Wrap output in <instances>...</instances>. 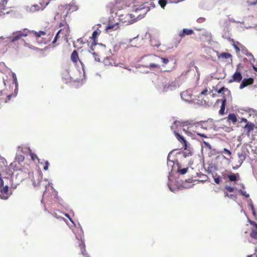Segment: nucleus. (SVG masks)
Listing matches in <instances>:
<instances>
[{
	"label": "nucleus",
	"mask_w": 257,
	"mask_h": 257,
	"mask_svg": "<svg viewBox=\"0 0 257 257\" xmlns=\"http://www.w3.org/2000/svg\"><path fill=\"white\" fill-rule=\"evenodd\" d=\"M31 33L36 37L37 42H38L39 43H46V41L39 40L40 38L44 39V37L46 35V33L45 31H40L39 32H36L35 31H32Z\"/></svg>",
	"instance_id": "6e6552de"
},
{
	"label": "nucleus",
	"mask_w": 257,
	"mask_h": 257,
	"mask_svg": "<svg viewBox=\"0 0 257 257\" xmlns=\"http://www.w3.org/2000/svg\"><path fill=\"white\" fill-rule=\"evenodd\" d=\"M145 9L144 7H142L141 6L140 7V8H138L136 10V11H138L139 10H144Z\"/></svg>",
	"instance_id": "5fc2aeb1"
},
{
	"label": "nucleus",
	"mask_w": 257,
	"mask_h": 257,
	"mask_svg": "<svg viewBox=\"0 0 257 257\" xmlns=\"http://www.w3.org/2000/svg\"><path fill=\"white\" fill-rule=\"evenodd\" d=\"M92 54L93 55L94 59H95V60L96 61H98V62L100 61L99 56L96 53L94 52V53H92Z\"/></svg>",
	"instance_id": "473e14b6"
},
{
	"label": "nucleus",
	"mask_w": 257,
	"mask_h": 257,
	"mask_svg": "<svg viewBox=\"0 0 257 257\" xmlns=\"http://www.w3.org/2000/svg\"><path fill=\"white\" fill-rule=\"evenodd\" d=\"M237 156L239 159L238 162L239 163V166H241V165L243 162L244 160L246 158V154L245 153L241 152V153H238Z\"/></svg>",
	"instance_id": "6ab92c4d"
},
{
	"label": "nucleus",
	"mask_w": 257,
	"mask_h": 257,
	"mask_svg": "<svg viewBox=\"0 0 257 257\" xmlns=\"http://www.w3.org/2000/svg\"><path fill=\"white\" fill-rule=\"evenodd\" d=\"M250 206H251V210L252 211L253 214L254 215H255V209H254V208L253 207V205L252 204H251Z\"/></svg>",
	"instance_id": "3c124183"
},
{
	"label": "nucleus",
	"mask_w": 257,
	"mask_h": 257,
	"mask_svg": "<svg viewBox=\"0 0 257 257\" xmlns=\"http://www.w3.org/2000/svg\"><path fill=\"white\" fill-rule=\"evenodd\" d=\"M242 121H244L245 122H247V120L246 118H242Z\"/></svg>",
	"instance_id": "4d7b16f0"
},
{
	"label": "nucleus",
	"mask_w": 257,
	"mask_h": 257,
	"mask_svg": "<svg viewBox=\"0 0 257 257\" xmlns=\"http://www.w3.org/2000/svg\"><path fill=\"white\" fill-rule=\"evenodd\" d=\"M159 4L160 5V6L164 9L165 6L166 5L167 2L166 0H159Z\"/></svg>",
	"instance_id": "cd10ccee"
},
{
	"label": "nucleus",
	"mask_w": 257,
	"mask_h": 257,
	"mask_svg": "<svg viewBox=\"0 0 257 257\" xmlns=\"http://www.w3.org/2000/svg\"><path fill=\"white\" fill-rule=\"evenodd\" d=\"M125 19L128 20V18L127 16H124V15H120L118 18L119 22L113 24V30L117 29L118 28V25L120 26H123L125 23H126V25H128V22H127V21L125 20Z\"/></svg>",
	"instance_id": "9d476101"
},
{
	"label": "nucleus",
	"mask_w": 257,
	"mask_h": 257,
	"mask_svg": "<svg viewBox=\"0 0 257 257\" xmlns=\"http://www.w3.org/2000/svg\"><path fill=\"white\" fill-rule=\"evenodd\" d=\"M241 188V189H245V186L243 183H241L239 184Z\"/></svg>",
	"instance_id": "603ef678"
},
{
	"label": "nucleus",
	"mask_w": 257,
	"mask_h": 257,
	"mask_svg": "<svg viewBox=\"0 0 257 257\" xmlns=\"http://www.w3.org/2000/svg\"><path fill=\"white\" fill-rule=\"evenodd\" d=\"M65 26H68L66 22H61L59 24V28H64L65 27Z\"/></svg>",
	"instance_id": "ea45409f"
},
{
	"label": "nucleus",
	"mask_w": 257,
	"mask_h": 257,
	"mask_svg": "<svg viewBox=\"0 0 257 257\" xmlns=\"http://www.w3.org/2000/svg\"><path fill=\"white\" fill-rule=\"evenodd\" d=\"M179 166L178 164H177ZM188 171V168L180 169V166H178L177 172L181 175H184L187 173Z\"/></svg>",
	"instance_id": "393cba45"
},
{
	"label": "nucleus",
	"mask_w": 257,
	"mask_h": 257,
	"mask_svg": "<svg viewBox=\"0 0 257 257\" xmlns=\"http://www.w3.org/2000/svg\"><path fill=\"white\" fill-rule=\"evenodd\" d=\"M112 58L111 57H106L103 60V64L105 66H110L111 65Z\"/></svg>",
	"instance_id": "b1692460"
},
{
	"label": "nucleus",
	"mask_w": 257,
	"mask_h": 257,
	"mask_svg": "<svg viewBox=\"0 0 257 257\" xmlns=\"http://www.w3.org/2000/svg\"><path fill=\"white\" fill-rule=\"evenodd\" d=\"M50 1V0H43L42 2L40 3V6L39 5H34L32 9H34L35 11L43 10L49 4Z\"/></svg>",
	"instance_id": "9b49d317"
},
{
	"label": "nucleus",
	"mask_w": 257,
	"mask_h": 257,
	"mask_svg": "<svg viewBox=\"0 0 257 257\" xmlns=\"http://www.w3.org/2000/svg\"><path fill=\"white\" fill-rule=\"evenodd\" d=\"M0 197L2 199H7L9 197V187L8 186L4 187V181L0 178Z\"/></svg>",
	"instance_id": "39448f33"
},
{
	"label": "nucleus",
	"mask_w": 257,
	"mask_h": 257,
	"mask_svg": "<svg viewBox=\"0 0 257 257\" xmlns=\"http://www.w3.org/2000/svg\"><path fill=\"white\" fill-rule=\"evenodd\" d=\"M227 119L228 122H232L234 124H235L236 122L237 121L236 116L234 113L229 114Z\"/></svg>",
	"instance_id": "2eb2a0df"
},
{
	"label": "nucleus",
	"mask_w": 257,
	"mask_h": 257,
	"mask_svg": "<svg viewBox=\"0 0 257 257\" xmlns=\"http://www.w3.org/2000/svg\"><path fill=\"white\" fill-rule=\"evenodd\" d=\"M187 94V92H183L181 94L182 98L185 101H188V99L187 98H185Z\"/></svg>",
	"instance_id": "79ce46f5"
},
{
	"label": "nucleus",
	"mask_w": 257,
	"mask_h": 257,
	"mask_svg": "<svg viewBox=\"0 0 257 257\" xmlns=\"http://www.w3.org/2000/svg\"><path fill=\"white\" fill-rule=\"evenodd\" d=\"M183 126H188V129L196 133L198 136L202 137L203 138H207V137L204 134H201L197 131L199 128H202V123L201 122L195 121L192 120H188L183 122L182 123Z\"/></svg>",
	"instance_id": "f257e3e1"
},
{
	"label": "nucleus",
	"mask_w": 257,
	"mask_h": 257,
	"mask_svg": "<svg viewBox=\"0 0 257 257\" xmlns=\"http://www.w3.org/2000/svg\"><path fill=\"white\" fill-rule=\"evenodd\" d=\"M223 152L226 153L229 156H230L231 154V152L225 148L223 149Z\"/></svg>",
	"instance_id": "09e8293b"
},
{
	"label": "nucleus",
	"mask_w": 257,
	"mask_h": 257,
	"mask_svg": "<svg viewBox=\"0 0 257 257\" xmlns=\"http://www.w3.org/2000/svg\"><path fill=\"white\" fill-rule=\"evenodd\" d=\"M247 257H252V255H248Z\"/></svg>",
	"instance_id": "e2e57ef3"
},
{
	"label": "nucleus",
	"mask_w": 257,
	"mask_h": 257,
	"mask_svg": "<svg viewBox=\"0 0 257 257\" xmlns=\"http://www.w3.org/2000/svg\"><path fill=\"white\" fill-rule=\"evenodd\" d=\"M79 247L81 249V254L84 255L85 257H88V254L86 252V249H85V244L84 243H81L79 244Z\"/></svg>",
	"instance_id": "4be33fe9"
},
{
	"label": "nucleus",
	"mask_w": 257,
	"mask_h": 257,
	"mask_svg": "<svg viewBox=\"0 0 257 257\" xmlns=\"http://www.w3.org/2000/svg\"><path fill=\"white\" fill-rule=\"evenodd\" d=\"M214 181L216 184H219L221 182V178L219 176L214 177Z\"/></svg>",
	"instance_id": "4c0bfd02"
},
{
	"label": "nucleus",
	"mask_w": 257,
	"mask_h": 257,
	"mask_svg": "<svg viewBox=\"0 0 257 257\" xmlns=\"http://www.w3.org/2000/svg\"><path fill=\"white\" fill-rule=\"evenodd\" d=\"M224 196L225 197H227L230 198H233L234 197H235V196L233 194H229L227 192H224Z\"/></svg>",
	"instance_id": "58836bf2"
},
{
	"label": "nucleus",
	"mask_w": 257,
	"mask_h": 257,
	"mask_svg": "<svg viewBox=\"0 0 257 257\" xmlns=\"http://www.w3.org/2000/svg\"><path fill=\"white\" fill-rule=\"evenodd\" d=\"M253 70H254L255 72H257V67L253 66Z\"/></svg>",
	"instance_id": "052dcab7"
},
{
	"label": "nucleus",
	"mask_w": 257,
	"mask_h": 257,
	"mask_svg": "<svg viewBox=\"0 0 257 257\" xmlns=\"http://www.w3.org/2000/svg\"><path fill=\"white\" fill-rule=\"evenodd\" d=\"M227 178L231 182H235L240 180V176L238 173L234 174L232 172H230L229 175L227 176Z\"/></svg>",
	"instance_id": "4468645a"
},
{
	"label": "nucleus",
	"mask_w": 257,
	"mask_h": 257,
	"mask_svg": "<svg viewBox=\"0 0 257 257\" xmlns=\"http://www.w3.org/2000/svg\"><path fill=\"white\" fill-rule=\"evenodd\" d=\"M149 68H160V66L159 64L158 63H150L149 64V66L148 67Z\"/></svg>",
	"instance_id": "c85d7f7f"
},
{
	"label": "nucleus",
	"mask_w": 257,
	"mask_h": 257,
	"mask_svg": "<svg viewBox=\"0 0 257 257\" xmlns=\"http://www.w3.org/2000/svg\"><path fill=\"white\" fill-rule=\"evenodd\" d=\"M218 57L223 59H230L231 60L232 56L230 53L224 52L220 54Z\"/></svg>",
	"instance_id": "412c9836"
},
{
	"label": "nucleus",
	"mask_w": 257,
	"mask_h": 257,
	"mask_svg": "<svg viewBox=\"0 0 257 257\" xmlns=\"http://www.w3.org/2000/svg\"><path fill=\"white\" fill-rule=\"evenodd\" d=\"M179 123V121H175L174 123V125H178V124Z\"/></svg>",
	"instance_id": "13d9d810"
},
{
	"label": "nucleus",
	"mask_w": 257,
	"mask_h": 257,
	"mask_svg": "<svg viewBox=\"0 0 257 257\" xmlns=\"http://www.w3.org/2000/svg\"><path fill=\"white\" fill-rule=\"evenodd\" d=\"M49 163L48 162V161H46L44 163V170L46 171L48 169V167H49Z\"/></svg>",
	"instance_id": "a19ab883"
},
{
	"label": "nucleus",
	"mask_w": 257,
	"mask_h": 257,
	"mask_svg": "<svg viewBox=\"0 0 257 257\" xmlns=\"http://www.w3.org/2000/svg\"><path fill=\"white\" fill-rule=\"evenodd\" d=\"M223 91H226L228 93V94L230 95V91L227 89V88H224V87H222V88H221L219 90H218L217 91V92L218 93H222Z\"/></svg>",
	"instance_id": "c756f323"
},
{
	"label": "nucleus",
	"mask_w": 257,
	"mask_h": 257,
	"mask_svg": "<svg viewBox=\"0 0 257 257\" xmlns=\"http://www.w3.org/2000/svg\"><path fill=\"white\" fill-rule=\"evenodd\" d=\"M30 155L31 157V159L33 161H35L36 160H37L38 161H39V159L38 157H37V155H36L34 153H31Z\"/></svg>",
	"instance_id": "7c9ffc66"
},
{
	"label": "nucleus",
	"mask_w": 257,
	"mask_h": 257,
	"mask_svg": "<svg viewBox=\"0 0 257 257\" xmlns=\"http://www.w3.org/2000/svg\"><path fill=\"white\" fill-rule=\"evenodd\" d=\"M229 174H228L226 172H223L222 173V176L224 179H226V178H227V176Z\"/></svg>",
	"instance_id": "49530a36"
},
{
	"label": "nucleus",
	"mask_w": 257,
	"mask_h": 257,
	"mask_svg": "<svg viewBox=\"0 0 257 257\" xmlns=\"http://www.w3.org/2000/svg\"><path fill=\"white\" fill-rule=\"evenodd\" d=\"M174 125L171 126V129L173 130L174 129Z\"/></svg>",
	"instance_id": "680f3d73"
},
{
	"label": "nucleus",
	"mask_w": 257,
	"mask_h": 257,
	"mask_svg": "<svg viewBox=\"0 0 257 257\" xmlns=\"http://www.w3.org/2000/svg\"><path fill=\"white\" fill-rule=\"evenodd\" d=\"M194 34V31L192 29H183L182 31H180L179 35L181 38H184L186 35H191Z\"/></svg>",
	"instance_id": "ddd939ff"
},
{
	"label": "nucleus",
	"mask_w": 257,
	"mask_h": 257,
	"mask_svg": "<svg viewBox=\"0 0 257 257\" xmlns=\"http://www.w3.org/2000/svg\"><path fill=\"white\" fill-rule=\"evenodd\" d=\"M25 157L23 155H17L16 159L19 161H23L24 160Z\"/></svg>",
	"instance_id": "2f4dec72"
},
{
	"label": "nucleus",
	"mask_w": 257,
	"mask_h": 257,
	"mask_svg": "<svg viewBox=\"0 0 257 257\" xmlns=\"http://www.w3.org/2000/svg\"><path fill=\"white\" fill-rule=\"evenodd\" d=\"M242 79V74L238 68L236 69L235 72L233 74L231 79L228 80V83H231L233 82L239 83Z\"/></svg>",
	"instance_id": "423d86ee"
},
{
	"label": "nucleus",
	"mask_w": 257,
	"mask_h": 257,
	"mask_svg": "<svg viewBox=\"0 0 257 257\" xmlns=\"http://www.w3.org/2000/svg\"><path fill=\"white\" fill-rule=\"evenodd\" d=\"M27 34H24L23 33H19L18 34L15 35L12 38V42H15L18 40H19L22 36H26Z\"/></svg>",
	"instance_id": "5701e85b"
},
{
	"label": "nucleus",
	"mask_w": 257,
	"mask_h": 257,
	"mask_svg": "<svg viewBox=\"0 0 257 257\" xmlns=\"http://www.w3.org/2000/svg\"><path fill=\"white\" fill-rule=\"evenodd\" d=\"M156 58H157V59L161 60L163 63L165 65L167 64L169 62V59L167 58H162L159 57H156Z\"/></svg>",
	"instance_id": "a878e982"
},
{
	"label": "nucleus",
	"mask_w": 257,
	"mask_h": 257,
	"mask_svg": "<svg viewBox=\"0 0 257 257\" xmlns=\"http://www.w3.org/2000/svg\"><path fill=\"white\" fill-rule=\"evenodd\" d=\"M12 77H13V81L14 82V83L17 84V76H16V75L15 73H12Z\"/></svg>",
	"instance_id": "c03bdc74"
},
{
	"label": "nucleus",
	"mask_w": 257,
	"mask_h": 257,
	"mask_svg": "<svg viewBox=\"0 0 257 257\" xmlns=\"http://www.w3.org/2000/svg\"><path fill=\"white\" fill-rule=\"evenodd\" d=\"M203 143L205 147L208 148L209 150L211 149V146L208 142L204 141Z\"/></svg>",
	"instance_id": "37998d69"
},
{
	"label": "nucleus",
	"mask_w": 257,
	"mask_h": 257,
	"mask_svg": "<svg viewBox=\"0 0 257 257\" xmlns=\"http://www.w3.org/2000/svg\"><path fill=\"white\" fill-rule=\"evenodd\" d=\"M99 34L97 31H94L92 35V36L90 37V40L89 42L88 45H90V50L93 51V46H95L97 44V38Z\"/></svg>",
	"instance_id": "1a4fd4ad"
},
{
	"label": "nucleus",
	"mask_w": 257,
	"mask_h": 257,
	"mask_svg": "<svg viewBox=\"0 0 257 257\" xmlns=\"http://www.w3.org/2000/svg\"><path fill=\"white\" fill-rule=\"evenodd\" d=\"M65 216H66V217H67L68 218H69V219H70V220L72 221V220H71V218L69 217V215L68 214H65Z\"/></svg>",
	"instance_id": "bf43d9fd"
},
{
	"label": "nucleus",
	"mask_w": 257,
	"mask_h": 257,
	"mask_svg": "<svg viewBox=\"0 0 257 257\" xmlns=\"http://www.w3.org/2000/svg\"><path fill=\"white\" fill-rule=\"evenodd\" d=\"M225 189L227 191L229 192H233L234 191V188L233 187H230V186H226L225 187Z\"/></svg>",
	"instance_id": "72a5a7b5"
},
{
	"label": "nucleus",
	"mask_w": 257,
	"mask_h": 257,
	"mask_svg": "<svg viewBox=\"0 0 257 257\" xmlns=\"http://www.w3.org/2000/svg\"><path fill=\"white\" fill-rule=\"evenodd\" d=\"M174 134L176 136L177 140L181 143H184L185 146H186L187 145V142L183 137L181 136L178 133H177L176 131H174Z\"/></svg>",
	"instance_id": "dca6fc26"
},
{
	"label": "nucleus",
	"mask_w": 257,
	"mask_h": 257,
	"mask_svg": "<svg viewBox=\"0 0 257 257\" xmlns=\"http://www.w3.org/2000/svg\"><path fill=\"white\" fill-rule=\"evenodd\" d=\"M174 134L176 136L177 140L181 143H184L185 146H186L187 145V142L183 137L181 136L178 133H177L176 131H174Z\"/></svg>",
	"instance_id": "f3484780"
},
{
	"label": "nucleus",
	"mask_w": 257,
	"mask_h": 257,
	"mask_svg": "<svg viewBox=\"0 0 257 257\" xmlns=\"http://www.w3.org/2000/svg\"><path fill=\"white\" fill-rule=\"evenodd\" d=\"M248 222L252 226V227L251 228L250 236L252 238L257 239V223L255 221L249 219H248Z\"/></svg>",
	"instance_id": "0eeeda50"
},
{
	"label": "nucleus",
	"mask_w": 257,
	"mask_h": 257,
	"mask_svg": "<svg viewBox=\"0 0 257 257\" xmlns=\"http://www.w3.org/2000/svg\"><path fill=\"white\" fill-rule=\"evenodd\" d=\"M244 189H239L237 191L240 193L241 195H242L243 196H245L247 198L249 197V195L248 193H247L246 191L243 190Z\"/></svg>",
	"instance_id": "bb28decb"
},
{
	"label": "nucleus",
	"mask_w": 257,
	"mask_h": 257,
	"mask_svg": "<svg viewBox=\"0 0 257 257\" xmlns=\"http://www.w3.org/2000/svg\"><path fill=\"white\" fill-rule=\"evenodd\" d=\"M254 127V125L253 123L247 122L244 126V128L247 130V133L249 134V133L253 130Z\"/></svg>",
	"instance_id": "aec40b11"
},
{
	"label": "nucleus",
	"mask_w": 257,
	"mask_h": 257,
	"mask_svg": "<svg viewBox=\"0 0 257 257\" xmlns=\"http://www.w3.org/2000/svg\"><path fill=\"white\" fill-rule=\"evenodd\" d=\"M69 28L68 26H65V27L61 28L59 31L57 32L56 35L55 36L54 39L52 41V43L54 44L57 40L59 37H60V35H62V37H66L69 34Z\"/></svg>",
	"instance_id": "20e7f679"
},
{
	"label": "nucleus",
	"mask_w": 257,
	"mask_h": 257,
	"mask_svg": "<svg viewBox=\"0 0 257 257\" xmlns=\"http://www.w3.org/2000/svg\"><path fill=\"white\" fill-rule=\"evenodd\" d=\"M60 9L63 10L64 9L66 10V13L65 15V16H67L69 14H70L73 12L76 11L78 10V6L75 4V3H71L69 5H67L65 6H61L59 7Z\"/></svg>",
	"instance_id": "7ed1b4c3"
},
{
	"label": "nucleus",
	"mask_w": 257,
	"mask_h": 257,
	"mask_svg": "<svg viewBox=\"0 0 257 257\" xmlns=\"http://www.w3.org/2000/svg\"><path fill=\"white\" fill-rule=\"evenodd\" d=\"M111 29H112V24H109L107 27H106L105 30L106 31H107L108 30Z\"/></svg>",
	"instance_id": "8fccbe9b"
},
{
	"label": "nucleus",
	"mask_w": 257,
	"mask_h": 257,
	"mask_svg": "<svg viewBox=\"0 0 257 257\" xmlns=\"http://www.w3.org/2000/svg\"><path fill=\"white\" fill-rule=\"evenodd\" d=\"M207 92H208V89L207 88H206L200 92V95H206V93Z\"/></svg>",
	"instance_id": "de8ad7c7"
},
{
	"label": "nucleus",
	"mask_w": 257,
	"mask_h": 257,
	"mask_svg": "<svg viewBox=\"0 0 257 257\" xmlns=\"http://www.w3.org/2000/svg\"><path fill=\"white\" fill-rule=\"evenodd\" d=\"M253 79L249 78L248 79L244 78L241 81L239 85V88L240 89L247 86L248 85H251L253 83Z\"/></svg>",
	"instance_id": "f8f14e48"
},
{
	"label": "nucleus",
	"mask_w": 257,
	"mask_h": 257,
	"mask_svg": "<svg viewBox=\"0 0 257 257\" xmlns=\"http://www.w3.org/2000/svg\"><path fill=\"white\" fill-rule=\"evenodd\" d=\"M171 153H170L168 156V165H169L170 162H173V163H174V164H175L174 161L171 160Z\"/></svg>",
	"instance_id": "a18cd8bd"
},
{
	"label": "nucleus",
	"mask_w": 257,
	"mask_h": 257,
	"mask_svg": "<svg viewBox=\"0 0 257 257\" xmlns=\"http://www.w3.org/2000/svg\"><path fill=\"white\" fill-rule=\"evenodd\" d=\"M231 41L233 42V44H232L233 47L235 49L236 52H239L240 51L239 48L234 43V42L233 39L231 40Z\"/></svg>",
	"instance_id": "c9c22d12"
},
{
	"label": "nucleus",
	"mask_w": 257,
	"mask_h": 257,
	"mask_svg": "<svg viewBox=\"0 0 257 257\" xmlns=\"http://www.w3.org/2000/svg\"><path fill=\"white\" fill-rule=\"evenodd\" d=\"M149 11V8H147V9L145 11L144 14H146Z\"/></svg>",
	"instance_id": "6e6d98bb"
},
{
	"label": "nucleus",
	"mask_w": 257,
	"mask_h": 257,
	"mask_svg": "<svg viewBox=\"0 0 257 257\" xmlns=\"http://www.w3.org/2000/svg\"><path fill=\"white\" fill-rule=\"evenodd\" d=\"M71 60L73 64L78 68H79V65L81 66L82 70H84V62H87L88 60L86 58H79L78 53L76 50H74L71 55Z\"/></svg>",
	"instance_id": "f03ea898"
},
{
	"label": "nucleus",
	"mask_w": 257,
	"mask_h": 257,
	"mask_svg": "<svg viewBox=\"0 0 257 257\" xmlns=\"http://www.w3.org/2000/svg\"><path fill=\"white\" fill-rule=\"evenodd\" d=\"M46 196H47V192L46 191H45L44 193H43V198H44Z\"/></svg>",
	"instance_id": "864d4df0"
},
{
	"label": "nucleus",
	"mask_w": 257,
	"mask_h": 257,
	"mask_svg": "<svg viewBox=\"0 0 257 257\" xmlns=\"http://www.w3.org/2000/svg\"><path fill=\"white\" fill-rule=\"evenodd\" d=\"M16 96V94H9L7 96V99L5 101V102H7L8 101L10 100L12 97H14Z\"/></svg>",
	"instance_id": "f704fd0d"
},
{
	"label": "nucleus",
	"mask_w": 257,
	"mask_h": 257,
	"mask_svg": "<svg viewBox=\"0 0 257 257\" xmlns=\"http://www.w3.org/2000/svg\"><path fill=\"white\" fill-rule=\"evenodd\" d=\"M8 0H3V3H0V8H2L3 9H5V5L7 4Z\"/></svg>",
	"instance_id": "e433bc0d"
},
{
	"label": "nucleus",
	"mask_w": 257,
	"mask_h": 257,
	"mask_svg": "<svg viewBox=\"0 0 257 257\" xmlns=\"http://www.w3.org/2000/svg\"><path fill=\"white\" fill-rule=\"evenodd\" d=\"M226 102V99L225 98V97L223 96V97L222 99V102H221V105L220 107V109L219 111V113L220 115H223L224 114Z\"/></svg>",
	"instance_id": "a211bd4d"
}]
</instances>
